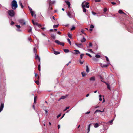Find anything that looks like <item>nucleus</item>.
Listing matches in <instances>:
<instances>
[{
  "instance_id": "f257e3e1",
  "label": "nucleus",
  "mask_w": 133,
  "mask_h": 133,
  "mask_svg": "<svg viewBox=\"0 0 133 133\" xmlns=\"http://www.w3.org/2000/svg\"><path fill=\"white\" fill-rule=\"evenodd\" d=\"M12 8L14 10L17 7V4L16 1L15 0H13L11 4Z\"/></svg>"
},
{
  "instance_id": "f03ea898",
  "label": "nucleus",
  "mask_w": 133,
  "mask_h": 133,
  "mask_svg": "<svg viewBox=\"0 0 133 133\" xmlns=\"http://www.w3.org/2000/svg\"><path fill=\"white\" fill-rule=\"evenodd\" d=\"M68 16L70 18H72L74 15V12L73 10H71L67 12Z\"/></svg>"
},
{
  "instance_id": "7ed1b4c3",
  "label": "nucleus",
  "mask_w": 133,
  "mask_h": 133,
  "mask_svg": "<svg viewBox=\"0 0 133 133\" xmlns=\"http://www.w3.org/2000/svg\"><path fill=\"white\" fill-rule=\"evenodd\" d=\"M8 14L11 17H14L15 15V12L13 10H10L8 11Z\"/></svg>"
},
{
  "instance_id": "20e7f679",
  "label": "nucleus",
  "mask_w": 133,
  "mask_h": 133,
  "mask_svg": "<svg viewBox=\"0 0 133 133\" xmlns=\"http://www.w3.org/2000/svg\"><path fill=\"white\" fill-rule=\"evenodd\" d=\"M19 23L22 25H25V22L23 19H20L18 21Z\"/></svg>"
},
{
  "instance_id": "39448f33",
  "label": "nucleus",
  "mask_w": 133,
  "mask_h": 133,
  "mask_svg": "<svg viewBox=\"0 0 133 133\" xmlns=\"http://www.w3.org/2000/svg\"><path fill=\"white\" fill-rule=\"evenodd\" d=\"M128 30L130 32L133 33V23L131 25L130 28Z\"/></svg>"
},
{
  "instance_id": "423d86ee",
  "label": "nucleus",
  "mask_w": 133,
  "mask_h": 133,
  "mask_svg": "<svg viewBox=\"0 0 133 133\" xmlns=\"http://www.w3.org/2000/svg\"><path fill=\"white\" fill-rule=\"evenodd\" d=\"M84 2H83L82 3V7L83 9V11L84 12H86L87 10L85 8V4H84Z\"/></svg>"
},
{
  "instance_id": "0eeeda50",
  "label": "nucleus",
  "mask_w": 133,
  "mask_h": 133,
  "mask_svg": "<svg viewBox=\"0 0 133 133\" xmlns=\"http://www.w3.org/2000/svg\"><path fill=\"white\" fill-rule=\"evenodd\" d=\"M4 103L3 102H1V105L0 107V113L2 111L4 108Z\"/></svg>"
},
{
  "instance_id": "6e6552de",
  "label": "nucleus",
  "mask_w": 133,
  "mask_h": 133,
  "mask_svg": "<svg viewBox=\"0 0 133 133\" xmlns=\"http://www.w3.org/2000/svg\"><path fill=\"white\" fill-rule=\"evenodd\" d=\"M109 64H110V63H108L105 64H102L101 63V66L103 68L107 67L109 65Z\"/></svg>"
},
{
  "instance_id": "1a4fd4ad",
  "label": "nucleus",
  "mask_w": 133,
  "mask_h": 133,
  "mask_svg": "<svg viewBox=\"0 0 133 133\" xmlns=\"http://www.w3.org/2000/svg\"><path fill=\"white\" fill-rule=\"evenodd\" d=\"M101 81L104 83H105L106 84V85H107V88L109 89V90H110V85H109V84H108V83L106 82H105L104 81H102L101 80Z\"/></svg>"
},
{
  "instance_id": "9d476101",
  "label": "nucleus",
  "mask_w": 133,
  "mask_h": 133,
  "mask_svg": "<svg viewBox=\"0 0 133 133\" xmlns=\"http://www.w3.org/2000/svg\"><path fill=\"white\" fill-rule=\"evenodd\" d=\"M55 3L56 1H51V0H49V4L50 5H51L52 4H54Z\"/></svg>"
},
{
  "instance_id": "9b49d317",
  "label": "nucleus",
  "mask_w": 133,
  "mask_h": 133,
  "mask_svg": "<svg viewBox=\"0 0 133 133\" xmlns=\"http://www.w3.org/2000/svg\"><path fill=\"white\" fill-rule=\"evenodd\" d=\"M35 54V58L36 59H38L39 61V62H40V57H39V56H38V55L37 54Z\"/></svg>"
},
{
  "instance_id": "f8f14e48",
  "label": "nucleus",
  "mask_w": 133,
  "mask_h": 133,
  "mask_svg": "<svg viewBox=\"0 0 133 133\" xmlns=\"http://www.w3.org/2000/svg\"><path fill=\"white\" fill-rule=\"evenodd\" d=\"M19 4L21 6L22 8H23V6L22 4V3L21 1L20 0L19 1Z\"/></svg>"
},
{
  "instance_id": "ddd939ff",
  "label": "nucleus",
  "mask_w": 133,
  "mask_h": 133,
  "mask_svg": "<svg viewBox=\"0 0 133 133\" xmlns=\"http://www.w3.org/2000/svg\"><path fill=\"white\" fill-rule=\"evenodd\" d=\"M104 109H103V111H101L100 110H97L95 111L94 112V114H95L97 112H103L104 111Z\"/></svg>"
},
{
  "instance_id": "4468645a",
  "label": "nucleus",
  "mask_w": 133,
  "mask_h": 133,
  "mask_svg": "<svg viewBox=\"0 0 133 133\" xmlns=\"http://www.w3.org/2000/svg\"><path fill=\"white\" fill-rule=\"evenodd\" d=\"M81 74L83 77H84L85 76L87 75V74L85 72H82Z\"/></svg>"
},
{
  "instance_id": "2eb2a0df",
  "label": "nucleus",
  "mask_w": 133,
  "mask_h": 133,
  "mask_svg": "<svg viewBox=\"0 0 133 133\" xmlns=\"http://www.w3.org/2000/svg\"><path fill=\"white\" fill-rule=\"evenodd\" d=\"M51 37L54 39H55L56 38V35L54 34H51Z\"/></svg>"
},
{
  "instance_id": "dca6fc26",
  "label": "nucleus",
  "mask_w": 133,
  "mask_h": 133,
  "mask_svg": "<svg viewBox=\"0 0 133 133\" xmlns=\"http://www.w3.org/2000/svg\"><path fill=\"white\" fill-rule=\"evenodd\" d=\"M90 81H94L95 80V78L94 77H92L90 78Z\"/></svg>"
},
{
  "instance_id": "f3484780",
  "label": "nucleus",
  "mask_w": 133,
  "mask_h": 133,
  "mask_svg": "<svg viewBox=\"0 0 133 133\" xmlns=\"http://www.w3.org/2000/svg\"><path fill=\"white\" fill-rule=\"evenodd\" d=\"M39 77H38V80H39ZM35 83H36L37 84V85H39V82L38 80L35 81Z\"/></svg>"
},
{
  "instance_id": "a211bd4d",
  "label": "nucleus",
  "mask_w": 133,
  "mask_h": 133,
  "mask_svg": "<svg viewBox=\"0 0 133 133\" xmlns=\"http://www.w3.org/2000/svg\"><path fill=\"white\" fill-rule=\"evenodd\" d=\"M74 51L76 52L75 54H80V52L79 51L77 50H75Z\"/></svg>"
},
{
  "instance_id": "6ab92c4d",
  "label": "nucleus",
  "mask_w": 133,
  "mask_h": 133,
  "mask_svg": "<svg viewBox=\"0 0 133 133\" xmlns=\"http://www.w3.org/2000/svg\"><path fill=\"white\" fill-rule=\"evenodd\" d=\"M68 96V95H66L65 96H63L61 97V99H64L66 98Z\"/></svg>"
},
{
  "instance_id": "aec40b11",
  "label": "nucleus",
  "mask_w": 133,
  "mask_h": 133,
  "mask_svg": "<svg viewBox=\"0 0 133 133\" xmlns=\"http://www.w3.org/2000/svg\"><path fill=\"white\" fill-rule=\"evenodd\" d=\"M89 4V3L87 2H86L85 3V7L86 6V7L87 8H88L89 7V5H88Z\"/></svg>"
},
{
  "instance_id": "412c9836",
  "label": "nucleus",
  "mask_w": 133,
  "mask_h": 133,
  "mask_svg": "<svg viewBox=\"0 0 133 133\" xmlns=\"http://www.w3.org/2000/svg\"><path fill=\"white\" fill-rule=\"evenodd\" d=\"M54 54L55 55H58L60 54V52L59 51H54Z\"/></svg>"
},
{
  "instance_id": "4be33fe9",
  "label": "nucleus",
  "mask_w": 133,
  "mask_h": 133,
  "mask_svg": "<svg viewBox=\"0 0 133 133\" xmlns=\"http://www.w3.org/2000/svg\"><path fill=\"white\" fill-rule=\"evenodd\" d=\"M91 125V124H89L88 126V133L90 131V126Z\"/></svg>"
},
{
  "instance_id": "5701e85b",
  "label": "nucleus",
  "mask_w": 133,
  "mask_h": 133,
  "mask_svg": "<svg viewBox=\"0 0 133 133\" xmlns=\"http://www.w3.org/2000/svg\"><path fill=\"white\" fill-rule=\"evenodd\" d=\"M55 42L58 45L60 44V43L61 42L59 41L58 40H55Z\"/></svg>"
},
{
  "instance_id": "b1692460",
  "label": "nucleus",
  "mask_w": 133,
  "mask_h": 133,
  "mask_svg": "<svg viewBox=\"0 0 133 133\" xmlns=\"http://www.w3.org/2000/svg\"><path fill=\"white\" fill-rule=\"evenodd\" d=\"M86 72H87L88 73L89 71V68L88 67L87 65L86 66Z\"/></svg>"
},
{
  "instance_id": "393cba45",
  "label": "nucleus",
  "mask_w": 133,
  "mask_h": 133,
  "mask_svg": "<svg viewBox=\"0 0 133 133\" xmlns=\"http://www.w3.org/2000/svg\"><path fill=\"white\" fill-rule=\"evenodd\" d=\"M99 126L98 124L97 123H96L94 125V127L95 128H97Z\"/></svg>"
},
{
  "instance_id": "a878e982",
  "label": "nucleus",
  "mask_w": 133,
  "mask_h": 133,
  "mask_svg": "<svg viewBox=\"0 0 133 133\" xmlns=\"http://www.w3.org/2000/svg\"><path fill=\"white\" fill-rule=\"evenodd\" d=\"M118 12L121 14H125L123 12V11H122V10H119L118 11Z\"/></svg>"
},
{
  "instance_id": "bb28decb",
  "label": "nucleus",
  "mask_w": 133,
  "mask_h": 133,
  "mask_svg": "<svg viewBox=\"0 0 133 133\" xmlns=\"http://www.w3.org/2000/svg\"><path fill=\"white\" fill-rule=\"evenodd\" d=\"M86 41V39L84 38L83 37V39H81V42H85Z\"/></svg>"
},
{
  "instance_id": "cd10ccee",
  "label": "nucleus",
  "mask_w": 133,
  "mask_h": 133,
  "mask_svg": "<svg viewBox=\"0 0 133 133\" xmlns=\"http://www.w3.org/2000/svg\"><path fill=\"white\" fill-rule=\"evenodd\" d=\"M52 8L51 5H49V7L48 9V11H50L51 10H52Z\"/></svg>"
},
{
  "instance_id": "c85d7f7f",
  "label": "nucleus",
  "mask_w": 133,
  "mask_h": 133,
  "mask_svg": "<svg viewBox=\"0 0 133 133\" xmlns=\"http://www.w3.org/2000/svg\"><path fill=\"white\" fill-rule=\"evenodd\" d=\"M64 52L65 53H68L69 52V50L67 49H65L63 50Z\"/></svg>"
},
{
  "instance_id": "c756f323",
  "label": "nucleus",
  "mask_w": 133,
  "mask_h": 133,
  "mask_svg": "<svg viewBox=\"0 0 133 133\" xmlns=\"http://www.w3.org/2000/svg\"><path fill=\"white\" fill-rule=\"evenodd\" d=\"M75 44L78 47H80L81 45H82V44L79 43V44H77V43H76Z\"/></svg>"
},
{
  "instance_id": "7c9ffc66",
  "label": "nucleus",
  "mask_w": 133,
  "mask_h": 133,
  "mask_svg": "<svg viewBox=\"0 0 133 133\" xmlns=\"http://www.w3.org/2000/svg\"><path fill=\"white\" fill-rule=\"evenodd\" d=\"M28 31L29 32H31L32 30V28L30 27L29 26L28 28Z\"/></svg>"
},
{
  "instance_id": "2f4dec72",
  "label": "nucleus",
  "mask_w": 133,
  "mask_h": 133,
  "mask_svg": "<svg viewBox=\"0 0 133 133\" xmlns=\"http://www.w3.org/2000/svg\"><path fill=\"white\" fill-rule=\"evenodd\" d=\"M34 52L35 53V54H37V50L35 48H34Z\"/></svg>"
},
{
  "instance_id": "473e14b6",
  "label": "nucleus",
  "mask_w": 133,
  "mask_h": 133,
  "mask_svg": "<svg viewBox=\"0 0 133 133\" xmlns=\"http://www.w3.org/2000/svg\"><path fill=\"white\" fill-rule=\"evenodd\" d=\"M65 2L66 3V4L68 6L70 5V4L69 2L68 1H65Z\"/></svg>"
},
{
  "instance_id": "72a5a7b5",
  "label": "nucleus",
  "mask_w": 133,
  "mask_h": 133,
  "mask_svg": "<svg viewBox=\"0 0 133 133\" xmlns=\"http://www.w3.org/2000/svg\"><path fill=\"white\" fill-rule=\"evenodd\" d=\"M95 57L97 58H99L100 57V56L98 55H96L95 56Z\"/></svg>"
},
{
  "instance_id": "f704fd0d",
  "label": "nucleus",
  "mask_w": 133,
  "mask_h": 133,
  "mask_svg": "<svg viewBox=\"0 0 133 133\" xmlns=\"http://www.w3.org/2000/svg\"><path fill=\"white\" fill-rule=\"evenodd\" d=\"M114 120V119H113L111 120L110 121H109V123L111 124H112V122H113V121Z\"/></svg>"
},
{
  "instance_id": "c9c22d12",
  "label": "nucleus",
  "mask_w": 133,
  "mask_h": 133,
  "mask_svg": "<svg viewBox=\"0 0 133 133\" xmlns=\"http://www.w3.org/2000/svg\"><path fill=\"white\" fill-rule=\"evenodd\" d=\"M15 25L18 29H20L21 28V26L19 25Z\"/></svg>"
},
{
  "instance_id": "e433bc0d",
  "label": "nucleus",
  "mask_w": 133,
  "mask_h": 133,
  "mask_svg": "<svg viewBox=\"0 0 133 133\" xmlns=\"http://www.w3.org/2000/svg\"><path fill=\"white\" fill-rule=\"evenodd\" d=\"M30 13H31V15L33 16L34 14V11H32L31 12H30Z\"/></svg>"
},
{
  "instance_id": "4c0bfd02",
  "label": "nucleus",
  "mask_w": 133,
  "mask_h": 133,
  "mask_svg": "<svg viewBox=\"0 0 133 133\" xmlns=\"http://www.w3.org/2000/svg\"><path fill=\"white\" fill-rule=\"evenodd\" d=\"M67 40L68 41L69 44H70V45H71V42L69 39L68 38L67 39Z\"/></svg>"
},
{
  "instance_id": "58836bf2",
  "label": "nucleus",
  "mask_w": 133,
  "mask_h": 133,
  "mask_svg": "<svg viewBox=\"0 0 133 133\" xmlns=\"http://www.w3.org/2000/svg\"><path fill=\"white\" fill-rule=\"evenodd\" d=\"M79 61L80 64H82L83 63V61H81V59H79Z\"/></svg>"
},
{
  "instance_id": "ea45409f",
  "label": "nucleus",
  "mask_w": 133,
  "mask_h": 133,
  "mask_svg": "<svg viewBox=\"0 0 133 133\" xmlns=\"http://www.w3.org/2000/svg\"><path fill=\"white\" fill-rule=\"evenodd\" d=\"M58 25H59L58 24L56 25H54L53 26V27L54 28H57L58 26Z\"/></svg>"
},
{
  "instance_id": "a19ab883",
  "label": "nucleus",
  "mask_w": 133,
  "mask_h": 133,
  "mask_svg": "<svg viewBox=\"0 0 133 133\" xmlns=\"http://www.w3.org/2000/svg\"><path fill=\"white\" fill-rule=\"evenodd\" d=\"M86 55L88 56H89V57H92V56H91L90 55V54H88V53H86Z\"/></svg>"
},
{
  "instance_id": "79ce46f5",
  "label": "nucleus",
  "mask_w": 133,
  "mask_h": 133,
  "mask_svg": "<svg viewBox=\"0 0 133 133\" xmlns=\"http://www.w3.org/2000/svg\"><path fill=\"white\" fill-rule=\"evenodd\" d=\"M100 78L101 79V80L103 81V78L101 76H99Z\"/></svg>"
},
{
  "instance_id": "37998d69",
  "label": "nucleus",
  "mask_w": 133,
  "mask_h": 133,
  "mask_svg": "<svg viewBox=\"0 0 133 133\" xmlns=\"http://www.w3.org/2000/svg\"><path fill=\"white\" fill-rule=\"evenodd\" d=\"M84 55V54H82L80 55V57L81 59L83 58V56Z\"/></svg>"
},
{
  "instance_id": "c03bdc74",
  "label": "nucleus",
  "mask_w": 133,
  "mask_h": 133,
  "mask_svg": "<svg viewBox=\"0 0 133 133\" xmlns=\"http://www.w3.org/2000/svg\"><path fill=\"white\" fill-rule=\"evenodd\" d=\"M75 29V27L74 26H72V28L71 29V30H73Z\"/></svg>"
},
{
  "instance_id": "a18cd8bd",
  "label": "nucleus",
  "mask_w": 133,
  "mask_h": 133,
  "mask_svg": "<svg viewBox=\"0 0 133 133\" xmlns=\"http://www.w3.org/2000/svg\"><path fill=\"white\" fill-rule=\"evenodd\" d=\"M105 57L106 59V60L107 61H108L109 62V63H110V62H109V59L106 56H105Z\"/></svg>"
},
{
  "instance_id": "49530a36",
  "label": "nucleus",
  "mask_w": 133,
  "mask_h": 133,
  "mask_svg": "<svg viewBox=\"0 0 133 133\" xmlns=\"http://www.w3.org/2000/svg\"><path fill=\"white\" fill-rule=\"evenodd\" d=\"M64 43L61 42L60 43V44H59V45H62L63 46H64Z\"/></svg>"
},
{
  "instance_id": "de8ad7c7",
  "label": "nucleus",
  "mask_w": 133,
  "mask_h": 133,
  "mask_svg": "<svg viewBox=\"0 0 133 133\" xmlns=\"http://www.w3.org/2000/svg\"><path fill=\"white\" fill-rule=\"evenodd\" d=\"M88 50H89L92 53H94V52L92 51L91 49H88Z\"/></svg>"
},
{
  "instance_id": "09e8293b",
  "label": "nucleus",
  "mask_w": 133,
  "mask_h": 133,
  "mask_svg": "<svg viewBox=\"0 0 133 133\" xmlns=\"http://www.w3.org/2000/svg\"><path fill=\"white\" fill-rule=\"evenodd\" d=\"M69 107H66L65 109L64 110V111H65L67 109H69Z\"/></svg>"
},
{
  "instance_id": "8fccbe9b",
  "label": "nucleus",
  "mask_w": 133,
  "mask_h": 133,
  "mask_svg": "<svg viewBox=\"0 0 133 133\" xmlns=\"http://www.w3.org/2000/svg\"><path fill=\"white\" fill-rule=\"evenodd\" d=\"M107 10V9L106 8H104V12H106Z\"/></svg>"
},
{
  "instance_id": "3c124183",
  "label": "nucleus",
  "mask_w": 133,
  "mask_h": 133,
  "mask_svg": "<svg viewBox=\"0 0 133 133\" xmlns=\"http://www.w3.org/2000/svg\"><path fill=\"white\" fill-rule=\"evenodd\" d=\"M90 27L91 28H93L94 27V26L92 24H91L90 25Z\"/></svg>"
},
{
  "instance_id": "603ef678",
  "label": "nucleus",
  "mask_w": 133,
  "mask_h": 133,
  "mask_svg": "<svg viewBox=\"0 0 133 133\" xmlns=\"http://www.w3.org/2000/svg\"><path fill=\"white\" fill-rule=\"evenodd\" d=\"M92 46V43L91 42H90L89 44V46L90 47H91Z\"/></svg>"
},
{
  "instance_id": "864d4df0",
  "label": "nucleus",
  "mask_w": 133,
  "mask_h": 133,
  "mask_svg": "<svg viewBox=\"0 0 133 133\" xmlns=\"http://www.w3.org/2000/svg\"><path fill=\"white\" fill-rule=\"evenodd\" d=\"M28 8H29V10L30 11V12H31L32 11V9L29 6L28 7Z\"/></svg>"
},
{
  "instance_id": "5fc2aeb1",
  "label": "nucleus",
  "mask_w": 133,
  "mask_h": 133,
  "mask_svg": "<svg viewBox=\"0 0 133 133\" xmlns=\"http://www.w3.org/2000/svg\"><path fill=\"white\" fill-rule=\"evenodd\" d=\"M101 1V0H95V1L96 2H100Z\"/></svg>"
},
{
  "instance_id": "6e6d98bb",
  "label": "nucleus",
  "mask_w": 133,
  "mask_h": 133,
  "mask_svg": "<svg viewBox=\"0 0 133 133\" xmlns=\"http://www.w3.org/2000/svg\"><path fill=\"white\" fill-rule=\"evenodd\" d=\"M92 14L93 15H96V13L95 12H94L93 11L92 12Z\"/></svg>"
},
{
  "instance_id": "4d7b16f0",
  "label": "nucleus",
  "mask_w": 133,
  "mask_h": 133,
  "mask_svg": "<svg viewBox=\"0 0 133 133\" xmlns=\"http://www.w3.org/2000/svg\"><path fill=\"white\" fill-rule=\"evenodd\" d=\"M68 36L70 38H71V36L70 34H68Z\"/></svg>"
},
{
  "instance_id": "13d9d810",
  "label": "nucleus",
  "mask_w": 133,
  "mask_h": 133,
  "mask_svg": "<svg viewBox=\"0 0 133 133\" xmlns=\"http://www.w3.org/2000/svg\"><path fill=\"white\" fill-rule=\"evenodd\" d=\"M16 30L19 32H21V29H16Z\"/></svg>"
},
{
  "instance_id": "bf43d9fd",
  "label": "nucleus",
  "mask_w": 133,
  "mask_h": 133,
  "mask_svg": "<svg viewBox=\"0 0 133 133\" xmlns=\"http://www.w3.org/2000/svg\"><path fill=\"white\" fill-rule=\"evenodd\" d=\"M61 116V114H59V115H58L57 116V118H58L59 117Z\"/></svg>"
},
{
  "instance_id": "052dcab7",
  "label": "nucleus",
  "mask_w": 133,
  "mask_h": 133,
  "mask_svg": "<svg viewBox=\"0 0 133 133\" xmlns=\"http://www.w3.org/2000/svg\"><path fill=\"white\" fill-rule=\"evenodd\" d=\"M14 22L13 21H12L11 22V25H14Z\"/></svg>"
},
{
  "instance_id": "680f3d73",
  "label": "nucleus",
  "mask_w": 133,
  "mask_h": 133,
  "mask_svg": "<svg viewBox=\"0 0 133 133\" xmlns=\"http://www.w3.org/2000/svg\"><path fill=\"white\" fill-rule=\"evenodd\" d=\"M57 33L58 34L60 35L61 34V33L59 31H58L57 32Z\"/></svg>"
},
{
  "instance_id": "e2e57ef3",
  "label": "nucleus",
  "mask_w": 133,
  "mask_h": 133,
  "mask_svg": "<svg viewBox=\"0 0 133 133\" xmlns=\"http://www.w3.org/2000/svg\"><path fill=\"white\" fill-rule=\"evenodd\" d=\"M37 96H35L34 97V100H36V99L37 98Z\"/></svg>"
},
{
  "instance_id": "0e129e2a",
  "label": "nucleus",
  "mask_w": 133,
  "mask_h": 133,
  "mask_svg": "<svg viewBox=\"0 0 133 133\" xmlns=\"http://www.w3.org/2000/svg\"><path fill=\"white\" fill-rule=\"evenodd\" d=\"M111 3L113 5L115 4H116V3H115L114 2H111Z\"/></svg>"
},
{
  "instance_id": "69168bd1",
  "label": "nucleus",
  "mask_w": 133,
  "mask_h": 133,
  "mask_svg": "<svg viewBox=\"0 0 133 133\" xmlns=\"http://www.w3.org/2000/svg\"><path fill=\"white\" fill-rule=\"evenodd\" d=\"M90 111L88 112H87L85 113V114H89L90 113Z\"/></svg>"
},
{
  "instance_id": "338daca9",
  "label": "nucleus",
  "mask_w": 133,
  "mask_h": 133,
  "mask_svg": "<svg viewBox=\"0 0 133 133\" xmlns=\"http://www.w3.org/2000/svg\"><path fill=\"white\" fill-rule=\"evenodd\" d=\"M58 129H59L60 128V125H58Z\"/></svg>"
},
{
  "instance_id": "774afa93",
  "label": "nucleus",
  "mask_w": 133,
  "mask_h": 133,
  "mask_svg": "<svg viewBox=\"0 0 133 133\" xmlns=\"http://www.w3.org/2000/svg\"><path fill=\"white\" fill-rule=\"evenodd\" d=\"M28 40L29 41H30L31 40V38L30 37H29L28 38Z\"/></svg>"
}]
</instances>
